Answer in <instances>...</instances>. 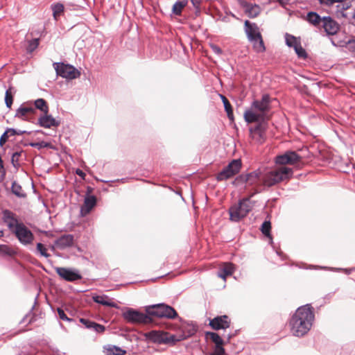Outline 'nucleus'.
Masks as SVG:
<instances>
[{"label":"nucleus","instance_id":"obj_17","mask_svg":"<svg viewBox=\"0 0 355 355\" xmlns=\"http://www.w3.org/2000/svg\"><path fill=\"white\" fill-rule=\"evenodd\" d=\"M35 109L32 105H28L23 103L16 110L15 117L20 119L24 121H30L29 116L35 113Z\"/></svg>","mask_w":355,"mask_h":355},{"label":"nucleus","instance_id":"obj_40","mask_svg":"<svg viewBox=\"0 0 355 355\" xmlns=\"http://www.w3.org/2000/svg\"><path fill=\"white\" fill-rule=\"evenodd\" d=\"M293 49L299 58H305L307 56L306 51L302 48L300 42L296 44Z\"/></svg>","mask_w":355,"mask_h":355},{"label":"nucleus","instance_id":"obj_16","mask_svg":"<svg viewBox=\"0 0 355 355\" xmlns=\"http://www.w3.org/2000/svg\"><path fill=\"white\" fill-rule=\"evenodd\" d=\"M209 326L214 330L226 329L230 326V320L227 315H220L210 320Z\"/></svg>","mask_w":355,"mask_h":355},{"label":"nucleus","instance_id":"obj_52","mask_svg":"<svg viewBox=\"0 0 355 355\" xmlns=\"http://www.w3.org/2000/svg\"><path fill=\"white\" fill-rule=\"evenodd\" d=\"M191 2L196 9L200 10L202 0H191Z\"/></svg>","mask_w":355,"mask_h":355},{"label":"nucleus","instance_id":"obj_38","mask_svg":"<svg viewBox=\"0 0 355 355\" xmlns=\"http://www.w3.org/2000/svg\"><path fill=\"white\" fill-rule=\"evenodd\" d=\"M13 102V96L11 92V88L6 91L5 103L8 108H10Z\"/></svg>","mask_w":355,"mask_h":355},{"label":"nucleus","instance_id":"obj_54","mask_svg":"<svg viewBox=\"0 0 355 355\" xmlns=\"http://www.w3.org/2000/svg\"><path fill=\"white\" fill-rule=\"evenodd\" d=\"M28 318V315H25L23 319L21 321V323H24L26 321V319Z\"/></svg>","mask_w":355,"mask_h":355},{"label":"nucleus","instance_id":"obj_21","mask_svg":"<svg viewBox=\"0 0 355 355\" xmlns=\"http://www.w3.org/2000/svg\"><path fill=\"white\" fill-rule=\"evenodd\" d=\"M234 264L230 262H225L223 266L220 268L218 272V277L223 279L224 281L226 280L227 277L231 276L234 272Z\"/></svg>","mask_w":355,"mask_h":355},{"label":"nucleus","instance_id":"obj_7","mask_svg":"<svg viewBox=\"0 0 355 355\" xmlns=\"http://www.w3.org/2000/svg\"><path fill=\"white\" fill-rule=\"evenodd\" d=\"M53 66L57 75L62 78L73 80L80 76V71L73 65L62 62H55Z\"/></svg>","mask_w":355,"mask_h":355},{"label":"nucleus","instance_id":"obj_33","mask_svg":"<svg viewBox=\"0 0 355 355\" xmlns=\"http://www.w3.org/2000/svg\"><path fill=\"white\" fill-rule=\"evenodd\" d=\"M206 336H209L210 339L215 343V346L223 345L224 341L217 333L207 332Z\"/></svg>","mask_w":355,"mask_h":355},{"label":"nucleus","instance_id":"obj_47","mask_svg":"<svg viewBox=\"0 0 355 355\" xmlns=\"http://www.w3.org/2000/svg\"><path fill=\"white\" fill-rule=\"evenodd\" d=\"M9 137H10V134L8 129H6L0 137V146H3L6 144Z\"/></svg>","mask_w":355,"mask_h":355},{"label":"nucleus","instance_id":"obj_29","mask_svg":"<svg viewBox=\"0 0 355 355\" xmlns=\"http://www.w3.org/2000/svg\"><path fill=\"white\" fill-rule=\"evenodd\" d=\"M220 96L223 103L225 110L227 112L228 118L230 120H233L234 119L233 110H232V107L230 103L229 102V101L225 96L220 94Z\"/></svg>","mask_w":355,"mask_h":355},{"label":"nucleus","instance_id":"obj_43","mask_svg":"<svg viewBox=\"0 0 355 355\" xmlns=\"http://www.w3.org/2000/svg\"><path fill=\"white\" fill-rule=\"evenodd\" d=\"M89 329L93 330L96 333L101 334L105 331V326L93 321Z\"/></svg>","mask_w":355,"mask_h":355},{"label":"nucleus","instance_id":"obj_13","mask_svg":"<svg viewBox=\"0 0 355 355\" xmlns=\"http://www.w3.org/2000/svg\"><path fill=\"white\" fill-rule=\"evenodd\" d=\"M258 122V124L254 127H251L249 130L252 138L257 142L262 144L265 141L268 121H259Z\"/></svg>","mask_w":355,"mask_h":355},{"label":"nucleus","instance_id":"obj_35","mask_svg":"<svg viewBox=\"0 0 355 355\" xmlns=\"http://www.w3.org/2000/svg\"><path fill=\"white\" fill-rule=\"evenodd\" d=\"M270 230H271L270 222L268 221V220L264 221L261 225V231L263 235H265L266 236L269 237V238H270V239H272V238L270 236Z\"/></svg>","mask_w":355,"mask_h":355},{"label":"nucleus","instance_id":"obj_41","mask_svg":"<svg viewBox=\"0 0 355 355\" xmlns=\"http://www.w3.org/2000/svg\"><path fill=\"white\" fill-rule=\"evenodd\" d=\"M37 252L40 253V254L46 258L49 257L51 255L47 252L46 248L41 243H38L37 244Z\"/></svg>","mask_w":355,"mask_h":355},{"label":"nucleus","instance_id":"obj_25","mask_svg":"<svg viewBox=\"0 0 355 355\" xmlns=\"http://www.w3.org/2000/svg\"><path fill=\"white\" fill-rule=\"evenodd\" d=\"M94 302L96 303L113 308H118L117 304L111 301L107 295H94L92 297Z\"/></svg>","mask_w":355,"mask_h":355},{"label":"nucleus","instance_id":"obj_22","mask_svg":"<svg viewBox=\"0 0 355 355\" xmlns=\"http://www.w3.org/2000/svg\"><path fill=\"white\" fill-rule=\"evenodd\" d=\"M96 204V198L94 196H86L84 200V204L80 209L82 215L84 216L89 214Z\"/></svg>","mask_w":355,"mask_h":355},{"label":"nucleus","instance_id":"obj_50","mask_svg":"<svg viewBox=\"0 0 355 355\" xmlns=\"http://www.w3.org/2000/svg\"><path fill=\"white\" fill-rule=\"evenodd\" d=\"M155 340L156 341L159 342V343H160V342H164V343H166V342H167V341H171H171H175V340H176L175 337V336H173V335H171V336H170V338H160V339H159V338H155Z\"/></svg>","mask_w":355,"mask_h":355},{"label":"nucleus","instance_id":"obj_30","mask_svg":"<svg viewBox=\"0 0 355 355\" xmlns=\"http://www.w3.org/2000/svg\"><path fill=\"white\" fill-rule=\"evenodd\" d=\"M35 107L34 108L38 109L43 112L44 114H48L49 112V107L47 105V103L46 101L43 98H38L37 99L35 103Z\"/></svg>","mask_w":355,"mask_h":355},{"label":"nucleus","instance_id":"obj_10","mask_svg":"<svg viewBox=\"0 0 355 355\" xmlns=\"http://www.w3.org/2000/svg\"><path fill=\"white\" fill-rule=\"evenodd\" d=\"M12 232L22 245H27L33 243L34 235L23 223L17 225V229Z\"/></svg>","mask_w":355,"mask_h":355},{"label":"nucleus","instance_id":"obj_53","mask_svg":"<svg viewBox=\"0 0 355 355\" xmlns=\"http://www.w3.org/2000/svg\"><path fill=\"white\" fill-rule=\"evenodd\" d=\"M76 174L83 178H84V176L85 175V173L80 169L76 170Z\"/></svg>","mask_w":355,"mask_h":355},{"label":"nucleus","instance_id":"obj_55","mask_svg":"<svg viewBox=\"0 0 355 355\" xmlns=\"http://www.w3.org/2000/svg\"><path fill=\"white\" fill-rule=\"evenodd\" d=\"M4 236V232L3 230H0V238L3 237Z\"/></svg>","mask_w":355,"mask_h":355},{"label":"nucleus","instance_id":"obj_39","mask_svg":"<svg viewBox=\"0 0 355 355\" xmlns=\"http://www.w3.org/2000/svg\"><path fill=\"white\" fill-rule=\"evenodd\" d=\"M24 146H30L32 147L37 148L38 149H41L43 148H49L51 146V144L46 141H40V142H31L29 144H25Z\"/></svg>","mask_w":355,"mask_h":355},{"label":"nucleus","instance_id":"obj_51","mask_svg":"<svg viewBox=\"0 0 355 355\" xmlns=\"http://www.w3.org/2000/svg\"><path fill=\"white\" fill-rule=\"evenodd\" d=\"M347 48L352 52H355V38L349 40L347 42Z\"/></svg>","mask_w":355,"mask_h":355},{"label":"nucleus","instance_id":"obj_15","mask_svg":"<svg viewBox=\"0 0 355 355\" xmlns=\"http://www.w3.org/2000/svg\"><path fill=\"white\" fill-rule=\"evenodd\" d=\"M322 19L321 27L324 32L329 35H336L339 30L338 24L329 16L323 17Z\"/></svg>","mask_w":355,"mask_h":355},{"label":"nucleus","instance_id":"obj_11","mask_svg":"<svg viewBox=\"0 0 355 355\" xmlns=\"http://www.w3.org/2000/svg\"><path fill=\"white\" fill-rule=\"evenodd\" d=\"M261 173L259 169L248 173L239 175L235 180L238 183H246L248 186L257 187L260 185Z\"/></svg>","mask_w":355,"mask_h":355},{"label":"nucleus","instance_id":"obj_45","mask_svg":"<svg viewBox=\"0 0 355 355\" xmlns=\"http://www.w3.org/2000/svg\"><path fill=\"white\" fill-rule=\"evenodd\" d=\"M225 350L223 345L215 346V348L212 352L209 353L207 355H225Z\"/></svg>","mask_w":355,"mask_h":355},{"label":"nucleus","instance_id":"obj_14","mask_svg":"<svg viewBox=\"0 0 355 355\" xmlns=\"http://www.w3.org/2000/svg\"><path fill=\"white\" fill-rule=\"evenodd\" d=\"M300 157L295 151H287L283 155H278L275 157V162L277 164L286 165L293 164L299 162Z\"/></svg>","mask_w":355,"mask_h":355},{"label":"nucleus","instance_id":"obj_57","mask_svg":"<svg viewBox=\"0 0 355 355\" xmlns=\"http://www.w3.org/2000/svg\"><path fill=\"white\" fill-rule=\"evenodd\" d=\"M230 338H231V336H230V335H228V336H227V340H229Z\"/></svg>","mask_w":355,"mask_h":355},{"label":"nucleus","instance_id":"obj_6","mask_svg":"<svg viewBox=\"0 0 355 355\" xmlns=\"http://www.w3.org/2000/svg\"><path fill=\"white\" fill-rule=\"evenodd\" d=\"M146 312L150 317L173 319L178 316L177 311L172 306L165 304H157L149 306L146 309Z\"/></svg>","mask_w":355,"mask_h":355},{"label":"nucleus","instance_id":"obj_42","mask_svg":"<svg viewBox=\"0 0 355 355\" xmlns=\"http://www.w3.org/2000/svg\"><path fill=\"white\" fill-rule=\"evenodd\" d=\"M89 329L93 330L96 333L101 334L105 331V326L93 321Z\"/></svg>","mask_w":355,"mask_h":355},{"label":"nucleus","instance_id":"obj_36","mask_svg":"<svg viewBox=\"0 0 355 355\" xmlns=\"http://www.w3.org/2000/svg\"><path fill=\"white\" fill-rule=\"evenodd\" d=\"M286 44L289 47H294L296 44H298L300 42L297 41L296 37L286 33L285 35Z\"/></svg>","mask_w":355,"mask_h":355},{"label":"nucleus","instance_id":"obj_18","mask_svg":"<svg viewBox=\"0 0 355 355\" xmlns=\"http://www.w3.org/2000/svg\"><path fill=\"white\" fill-rule=\"evenodd\" d=\"M3 217L2 219L5 223H6L8 227L12 232L17 229V225L20 224L19 223L17 218H16L15 214L8 209H5L2 212Z\"/></svg>","mask_w":355,"mask_h":355},{"label":"nucleus","instance_id":"obj_20","mask_svg":"<svg viewBox=\"0 0 355 355\" xmlns=\"http://www.w3.org/2000/svg\"><path fill=\"white\" fill-rule=\"evenodd\" d=\"M74 237L71 234H64L60 236L55 242V245L60 250H64L73 245Z\"/></svg>","mask_w":355,"mask_h":355},{"label":"nucleus","instance_id":"obj_9","mask_svg":"<svg viewBox=\"0 0 355 355\" xmlns=\"http://www.w3.org/2000/svg\"><path fill=\"white\" fill-rule=\"evenodd\" d=\"M241 168L240 159H233L216 175L218 181L226 180L237 174Z\"/></svg>","mask_w":355,"mask_h":355},{"label":"nucleus","instance_id":"obj_23","mask_svg":"<svg viewBox=\"0 0 355 355\" xmlns=\"http://www.w3.org/2000/svg\"><path fill=\"white\" fill-rule=\"evenodd\" d=\"M26 154L23 150L15 151L11 155V164L15 168L18 169L21 166V162L26 160Z\"/></svg>","mask_w":355,"mask_h":355},{"label":"nucleus","instance_id":"obj_4","mask_svg":"<svg viewBox=\"0 0 355 355\" xmlns=\"http://www.w3.org/2000/svg\"><path fill=\"white\" fill-rule=\"evenodd\" d=\"M244 26L248 40L252 44L254 50L257 53L264 52L266 47L257 24L246 20Z\"/></svg>","mask_w":355,"mask_h":355},{"label":"nucleus","instance_id":"obj_31","mask_svg":"<svg viewBox=\"0 0 355 355\" xmlns=\"http://www.w3.org/2000/svg\"><path fill=\"white\" fill-rule=\"evenodd\" d=\"M16 254L15 250L7 245H0V254L3 257H12Z\"/></svg>","mask_w":355,"mask_h":355},{"label":"nucleus","instance_id":"obj_48","mask_svg":"<svg viewBox=\"0 0 355 355\" xmlns=\"http://www.w3.org/2000/svg\"><path fill=\"white\" fill-rule=\"evenodd\" d=\"M92 322L93 321H92L89 319H87V318H80V322L82 323L85 327V328H87L88 329H90V327H91V324H92Z\"/></svg>","mask_w":355,"mask_h":355},{"label":"nucleus","instance_id":"obj_59","mask_svg":"<svg viewBox=\"0 0 355 355\" xmlns=\"http://www.w3.org/2000/svg\"><path fill=\"white\" fill-rule=\"evenodd\" d=\"M37 132H42V130H37Z\"/></svg>","mask_w":355,"mask_h":355},{"label":"nucleus","instance_id":"obj_34","mask_svg":"<svg viewBox=\"0 0 355 355\" xmlns=\"http://www.w3.org/2000/svg\"><path fill=\"white\" fill-rule=\"evenodd\" d=\"M186 2L184 1H176L174 5L173 6L172 12L175 15H180L182 13V10L184 8V7L186 6Z\"/></svg>","mask_w":355,"mask_h":355},{"label":"nucleus","instance_id":"obj_27","mask_svg":"<svg viewBox=\"0 0 355 355\" xmlns=\"http://www.w3.org/2000/svg\"><path fill=\"white\" fill-rule=\"evenodd\" d=\"M103 349L106 355H125L126 354L125 349L113 345H107L103 347Z\"/></svg>","mask_w":355,"mask_h":355},{"label":"nucleus","instance_id":"obj_49","mask_svg":"<svg viewBox=\"0 0 355 355\" xmlns=\"http://www.w3.org/2000/svg\"><path fill=\"white\" fill-rule=\"evenodd\" d=\"M211 49L213 52L217 55H221L223 53L222 49L216 44L211 45Z\"/></svg>","mask_w":355,"mask_h":355},{"label":"nucleus","instance_id":"obj_2","mask_svg":"<svg viewBox=\"0 0 355 355\" xmlns=\"http://www.w3.org/2000/svg\"><path fill=\"white\" fill-rule=\"evenodd\" d=\"M270 110V97L266 94L260 100H254L250 110L244 112V119L248 123L258 122L259 121H268V113Z\"/></svg>","mask_w":355,"mask_h":355},{"label":"nucleus","instance_id":"obj_1","mask_svg":"<svg viewBox=\"0 0 355 355\" xmlns=\"http://www.w3.org/2000/svg\"><path fill=\"white\" fill-rule=\"evenodd\" d=\"M314 318L313 309L310 304L299 307L289 322L292 334L297 337L304 336L311 329Z\"/></svg>","mask_w":355,"mask_h":355},{"label":"nucleus","instance_id":"obj_46","mask_svg":"<svg viewBox=\"0 0 355 355\" xmlns=\"http://www.w3.org/2000/svg\"><path fill=\"white\" fill-rule=\"evenodd\" d=\"M7 129L10 134V136H13V135H22L26 133L30 134V132H28L26 130H16L15 128H7Z\"/></svg>","mask_w":355,"mask_h":355},{"label":"nucleus","instance_id":"obj_8","mask_svg":"<svg viewBox=\"0 0 355 355\" xmlns=\"http://www.w3.org/2000/svg\"><path fill=\"white\" fill-rule=\"evenodd\" d=\"M123 318L128 322L135 324H147L150 322L149 315H146L132 308H128L123 313Z\"/></svg>","mask_w":355,"mask_h":355},{"label":"nucleus","instance_id":"obj_28","mask_svg":"<svg viewBox=\"0 0 355 355\" xmlns=\"http://www.w3.org/2000/svg\"><path fill=\"white\" fill-rule=\"evenodd\" d=\"M11 191L19 198H25L26 197V193L23 190L21 186L16 181H13L12 183Z\"/></svg>","mask_w":355,"mask_h":355},{"label":"nucleus","instance_id":"obj_44","mask_svg":"<svg viewBox=\"0 0 355 355\" xmlns=\"http://www.w3.org/2000/svg\"><path fill=\"white\" fill-rule=\"evenodd\" d=\"M57 312L58 314V316L60 320L67 321V322H71L73 320V319L69 318L67 314L65 313L64 311L62 308H58Z\"/></svg>","mask_w":355,"mask_h":355},{"label":"nucleus","instance_id":"obj_19","mask_svg":"<svg viewBox=\"0 0 355 355\" xmlns=\"http://www.w3.org/2000/svg\"><path fill=\"white\" fill-rule=\"evenodd\" d=\"M37 124L45 128H51V127L59 126L60 122L56 121L51 115L44 114L38 119Z\"/></svg>","mask_w":355,"mask_h":355},{"label":"nucleus","instance_id":"obj_32","mask_svg":"<svg viewBox=\"0 0 355 355\" xmlns=\"http://www.w3.org/2000/svg\"><path fill=\"white\" fill-rule=\"evenodd\" d=\"M53 15L55 20L61 15L64 11V6L62 3H57L51 5Z\"/></svg>","mask_w":355,"mask_h":355},{"label":"nucleus","instance_id":"obj_37","mask_svg":"<svg viewBox=\"0 0 355 355\" xmlns=\"http://www.w3.org/2000/svg\"><path fill=\"white\" fill-rule=\"evenodd\" d=\"M40 43V40L38 38L33 39L28 42L27 51L29 53H32L35 51Z\"/></svg>","mask_w":355,"mask_h":355},{"label":"nucleus","instance_id":"obj_5","mask_svg":"<svg viewBox=\"0 0 355 355\" xmlns=\"http://www.w3.org/2000/svg\"><path fill=\"white\" fill-rule=\"evenodd\" d=\"M253 204L250 198L241 199L237 204L229 209L230 219L234 222H239L249 214L252 209Z\"/></svg>","mask_w":355,"mask_h":355},{"label":"nucleus","instance_id":"obj_26","mask_svg":"<svg viewBox=\"0 0 355 355\" xmlns=\"http://www.w3.org/2000/svg\"><path fill=\"white\" fill-rule=\"evenodd\" d=\"M306 19L309 23L312 24L313 26L320 28L322 23V17H321L317 12H309L306 15Z\"/></svg>","mask_w":355,"mask_h":355},{"label":"nucleus","instance_id":"obj_56","mask_svg":"<svg viewBox=\"0 0 355 355\" xmlns=\"http://www.w3.org/2000/svg\"><path fill=\"white\" fill-rule=\"evenodd\" d=\"M196 332V329H193L192 331L189 333V335H193Z\"/></svg>","mask_w":355,"mask_h":355},{"label":"nucleus","instance_id":"obj_3","mask_svg":"<svg viewBox=\"0 0 355 355\" xmlns=\"http://www.w3.org/2000/svg\"><path fill=\"white\" fill-rule=\"evenodd\" d=\"M293 173L292 168L282 166L263 174L261 178L262 184L268 187H272L282 181L289 180Z\"/></svg>","mask_w":355,"mask_h":355},{"label":"nucleus","instance_id":"obj_12","mask_svg":"<svg viewBox=\"0 0 355 355\" xmlns=\"http://www.w3.org/2000/svg\"><path fill=\"white\" fill-rule=\"evenodd\" d=\"M55 270L62 279L67 282H72L82 279V275L76 269L56 267L55 268Z\"/></svg>","mask_w":355,"mask_h":355},{"label":"nucleus","instance_id":"obj_58","mask_svg":"<svg viewBox=\"0 0 355 355\" xmlns=\"http://www.w3.org/2000/svg\"><path fill=\"white\" fill-rule=\"evenodd\" d=\"M153 334H155V335H157V332H152Z\"/></svg>","mask_w":355,"mask_h":355},{"label":"nucleus","instance_id":"obj_24","mask_svg":"<svg viewBox=\"0 0 355 355\" xmlns=\"http://www.w3.org/2000/svg\"><path fill=\"white\" fill-rule=\"evenodd\" d=\"M241 6L245 8L250 17H255L259 13V8L257 5H252L243 0H238Z\"/></svg>","mask_w":355,"mask_h":355}]
</instances>
